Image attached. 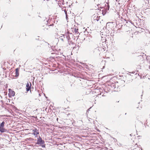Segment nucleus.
Segmentation results:
<instances>
[{"label": "nucleus", "mask_w": 150, "mask_h": 150, "mask_svg": "<svg viewBox=\"0 0 150 150\" xmlns=\"http://www.w3.org/2000/svg\"><path fill=\"white\" fill-rule=\"evenodd\" d=\"M110 87H111L112 88V90L115 89V91H116V83H112L110 85Z\"/></svg>", "instance_id": "20e7f679"}, {"label": "nucleus", "mask_w": 150, "mask_h": 150, "mask_svg": "<svg viewBox=\"0 0 150 150\" xmlns=\"http://www.w3.org/2000/svg\"><path fill=\"white\" fill-rule=\"evenodd\" d=\"M107 5L105 4V6H106V8L108 10L109 9V5L108 3H106Z\"/></svg>", "instance_id": "2eb2a0df"}, {"label": "nucleus", "mask_w": 150, "mask_h": 150, "mask_svg": "<svg viewBox=\"0 0 150 150\" xmlns=\"http://www.w3.org/2000/svg\"><path fill=\"white\" fill-rule=\"evenodd\" d=\"M9 91L11 96H14L15 93L13 91H12L11 89H9Z\"/></svg>", "instance_id": "6e6552de"}, {"label": "nucleus", "mask_w": 150, "mask_h": 150, "mask_svg": "<svg viewBox=\"0 0 150 150\" xmlns=\"http://www.w3.org/2000/svg\"><path fill=\"white\" fill-rule=\"evenodd\" d=\"M141 150H142V149L141 148Z\"/></svg>", "instance_id": "f3484780"}, {"label": "nucleus", "mask_w": 150, "mask_h": 150, "mask_svg": "<svg viewBox=\"0 0 150 150\" xmlns=\"http://www.w3.org/2000/svg\"><path fill=\"white\" fill-rule=\"evenodd\" d=\"M32 132L31 134L34 135L35 137H37L38 135L39 134V132L38 130L36 128H33L31 129L30 130Z\"/></svg>", "instance_id": "f257e3e1"}, {"label": "nucleus", "mask_w": 150, "mask_h": 150, "mask_svg": "<svg viewBox=\"0 0 150 150\" xmlns=\"http://www.w3.org/2000/svg\"><path fill=\"white\" fill-rule=\"evenodd\" d=\"M19 70L18 68H16V71L14 74V76L15 77H17L19 75Z\"/></svg>", "instance_id": "39448f33"}, {"label": "nucleus", "mask_w": 150, "mask_h": 150, "mask_svg": "<svg viewBox=\"0 0 150 150\" xmlns=\"http://www.w3.org/2000/svg\"><path fill=\"white\" fill-rule=\"evenodd\" d=\"M112 22H110V23H107V24H106V25L107 26H108V25H109L110 24H112Z\"/></svg>", "instance_id": "dca6fc26"}, {"label": "nucleus", "mask_w": 150, "mask_h": 150, "mask_svg": "<svg viewBox=\"0 0 150 150\" xmlns=\"http://www.w3.org/2000/svg\"><path fill=\"white\" fill-rule=\"evenodd\" d=\"M66 38L68 41V43L69 45H71L73 44V42L70 41V38L69 36V33L68 32H67L66 35Z\"/></svg>", "instance_id": "7ed1b4c3"}, {"label": "nucleus", "mask_w": 150, "mask_h": 150, "mask_svg": "<svg viewBox=\"0 0 150 150\" xmlns=\"http://www.w3.org/2000/svg\"><path fill=\"white\" fill-rule=\"evenodd\" d=\"M0 132L2 133L6 132H7V130L5 129L4 127H0Z\"/></svg>", "instance_id": "1a4fd4ad"}, {"label": "nucleus", "mask_w": 150, "mask_h": 150, "mask_svg": "<svg viewBox=\"0 0 150 150\" xmlns=\"http://www.w3.org/2000/svg\"><path fill=\"white\" fill-rule=\"evenodd\" d=\"M44 143V141L42 140V138L40 137H39L38 138L37 142L36 144L40 145L43 144Z\"/></svg>", "instance_id": "f03ea898"}, {"label": "nucleus", "mask_w": 150, "mask_h": 150, "mask_svg": "<svg viewBox=\"0 0 150 150\" xmlns=\"http://www.w3.org/2000/svg\"><path fill=\"white\" fill-rule=\"evenodd\" d=\"M5 124V122H3L0 125V127H4V125Z\"/></svg>", "instance_id": "4468645a"}, {"label": "nucleus", "mask_w": 150, "mask_h": 150, "mask_svg": "<svg viewBox=\"0 0 150 150\" xmlns=\"http://www.w3.org/2000/svg\"><path fill=\"white\" fill-rule=\"evenodd\" d=\"M100 16L98 17L97 16L96 18L95 17L94 21H95L96 22V21H98L99 20V18H100Z\"/></svg>", "instance_id": "ddd939ff"}, {"label": "nucleus", "mask_w": 150, "mask_h": 150, "mask_svg": "<svg viewBox=\"0 0 150 150\" xmlns=\"http://www.w3.org/2000/svg\"><path fill=\"white\" fill-rule=\"evenodd\" d=\"M138 146V145L137 144H136L134 146V147H133V146L131 147L132 149H136L137 147Z\"/></svg>", "instance_id": "9b49d317"}, {"label": "nucleus", "mask_w": 150, "mask_h": 150, "mask_svg": "<svg viewBox=\"0 0 150 150\" xmlns=\"http://www.w3.org/2000/svg\"><path fill=\"white\" fill-rule=\"evenodd\" d=\"M66 7H63V8H62V11H64V12L65 13L66 16V18L67 19V11L66 10Z\"/></svg>", "instance_id": "0eeeda50"}, {"label": "nucleus", "mask_w": 150, "mask_h": 150, "mask_svg": "<svg viewBox=\"0 0 150 150\" xmlns=\"http://www.w3.org/2000/svg\"><path fill=\"white\" fill-rule=\"evenodd\" d=\"M73 30L75 33H78V28H74Z\"/></svg>", "instance_id": "f8f14e48"}, {"label": "nucleus", "mask_w": 150, "mask_h": 150, "mask_svg": "<svg viewBox=\"0 0 150 150\" xmlns=\"http://www.w3.org/2000/svg\"><path fill=\"white\" fill-rule=\"evenodd\" d=\"M59 39L62 41H64V40L65 39L64 35L63 34L61 35L59 37Z\"/></svg>", "instance_id": "9d476101"}, {"label": "nucleus", "mask_w": 150, "mask_h": 150, "mask_svg": "<svg viewBox=\"0 0 150 150\" xmlns=\"http://www.w3.org/2000/svg\"><path fill=\"white\" fill-rule=\"evenodd\" d=\"M30 83V85L29 83L28 82V83H27V84H26V91H29L31 88V83Z\"/></svg>", "instance_id": "423d86ee"}]
</instances>
